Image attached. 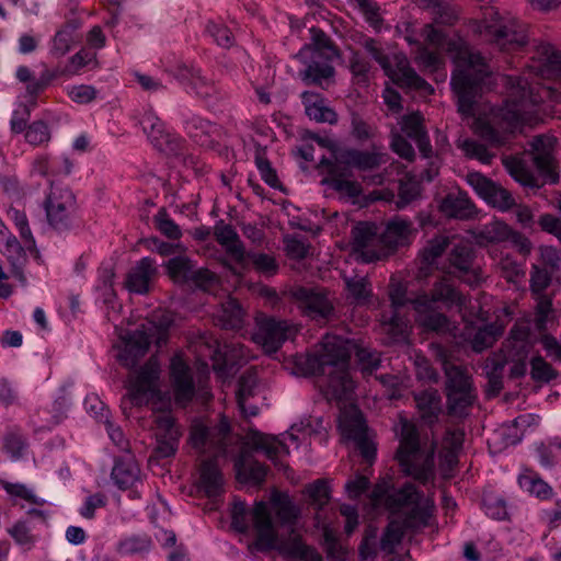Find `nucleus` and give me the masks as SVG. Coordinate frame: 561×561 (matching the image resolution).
Listing matches in <instances>:
<instances>
[{"label": "nucleus", "mask_w": 561, "mask_h": 561, "mask_svg": "<svg viewBox=\"0 0 561 561\" xmlns=\"http://www.w3.org/2000/svg\"><path fill=\"white\" fill-rule=\"evenodd\" d=\"M348 68L354 82L363 85L368 83L373 65L363 53L353 49L351 50Z\"/></svg>", "instance_id": "nucleus-44"}, {"label": "nucleus", "mask_w": 561, "mask_h": 561, "mask_svg": "<svg viewBox=\"0 0 561 561\" xmlns=\"http://www.w3.org/2000/svg\"><path fill=\"white\" fill-rule=\"evenodd\" d=\"M428 296L432 304L442 301L458 307L466 305V298L455 288L447 277L438 279Z\"/></svg>", "instance_id": "nucleus-40"}, {"label": "nucleus", "mask_w": 561, "mask_h": 561, "mask_svg": "<svg viewBox=\"0 0 561 561\" xmlns=\"http://www.w3.org/2000/svg\"><path fill=\"white\" fill-rule=\"evenodd\" d=\"M184 128L188 136L201 146H208L216 131L215 124L195 114L185 117Z\"/></svg>", "instance_id": "nucleus-38"}, {"label": "nucleus", "mask_w": 561, "mask_h": 561, "mask_svg": "<svg viewBox=\"0 0 561 561\" xmlns=\"http://www.w3.org/2000/svg\"><path fill=\"white\" fill-rule=\"evenodd\" d=\"M25 141L34 147L45 146L50 141V129L44 121H34L27 126Z\"/></svg>", "instance_id": "nucleus-55"}, {"label": "nucleus", "mask_w": 561, "mask_h": 561, "mask_svg": "<svg viewBox=\"0 0 561 561\" xmlns=\"http://www.w3.org/2000/svg\"><path fill=\"white\" fill-rule=\"evenodd\" d=\"M434 304L430 301L428 294L424 293L413 300V309L417 312L416 320L421 325L433 331H444L448 329V319L445 314L437 312L433 308Z\"/></svg>", "instance_id": "nucleus-29"}, {"label": "nucleus", "mask_w": 561, "mask_h": 561, "mask_svg": "<svg viewBox=\"0 0 561 561\" xmlns=\"http://www.w3.org/2000/svg\"><path fill=\"white\" fill-rule=\"evenodd\" d=\"M257 381L259 377L254 368H250L241 375L237 390V402L239 407H243L244 402H248L250 398L254 397Z\"/></svg>", "instance_id": "nucleus-52"}, {"label": "nucleus", "mask_w": 561, "mask_h": 561, "mask_svg": "<svg viewBox=\"0 0 561 561\" xmlns=\"http://www.w3.org/2000/svg\"><path fill=\"white\" fill-rule=\"evenodd\" d=\"M299 510L285 494L275 492L270 502H255L251 508L236 501L231 511V525L239 533L252 530L254 541L250 548L257 552L277 551L286 560L323 561L321 554L306 545L293 529Z\"/></svg>", "instance_id": "nucleus-1"}, {"label": "nucleus", "mask_w": 561, "mask_h": 561, "mask_svg": "<svg viewBox=\"0 0 561 561\" xmlns=\"http://www.w3.org/2000/svg\"><path fill=\"white\" fill-rule=\"evenodd\" d=\"M391 481L381 480L371 491L373 505H385L392 514L403 516L402 520L389 523L380 540V549L392 553L401 542L407 529H419L428 524L433 504L423 496L412 483H405L399 490L391 491Z\"/></svg>", "instance_id": "nucleus-5"}, {"label": "nucleus", "mask_w": 561, "mask_h": 561, "mask_svg": "<svg viewBox=\"0 0 561 561\" xmlns=\"http://www.w3.org/2000/svg\"><path fill=\"white\" fill-rule=\"evenodd\" d=\"M140 123L144 131L158 150L173 154L180 151L182 139L165 131L163 122L157 115L146 113Z\"/></svg>", "instance_id": "nucleus-21"}, {"label": "nucleus", "mask_w": 561, "mask_h": 561, "mask_svg": "<svg viewBox=\"0 0 561 561\" xmlns=\"http://www.w3.org/2000/svg\"><path fill=\"white\" fill-rule=\"evenodd\" d=\"M554 145L556 138L545 135L535 137L530 142L534 164L540 174L552 183L558 178L554 172Z\"/></svg>", "instance_id": "nucleus-23"}, {"label": "nucleus", "mask_w": 561, "mask_h": 561, "mask_svg": "<svg viewBox=\"0 0 561 561\" xmlns=\"http://www.w3.org/2000/svg\"><path fill=\"white\" fill-rule=\"evenodd\" d=\"M402 133L415 141L421 154L424 158L432 156V145L424 126V117L420 112H412L402 116L399 122Z\"/></svg>", "instance_id": "nucleus-27"}, {"label": "nucleus", "mask_w": 561, "mask_h": 561, "mask_svg": "<svg viewBox=\"0 0 561 561\" xmlns=\"http://www.w3.org/2000/svg\"><path fill=\"white\" fill-rule=\"evenodd\" d=\"M488 14L491 19H484V31L492 36L494 43L499 45L501 49L515 50L526 45L527 34L525 25L520 24L515 19L503 22L493 8H490Z\"/></svg>", "instance_id": "nucleus-15"}, {"label": "nucleus", "mask_w": 561, "mask_h": 561, "mask_svg": "<svg viewBox=\"0 0 561 561\" xmlns=\"http://www.w3.org/2000/svg\"><path fill=\"white\" fill-rule=\"evenodd\" d=\"M348 298L356 305H365L371 296V285L366 277H348L345 278Z\"/></svg>", "instance_id": "nucleus-49"}, {"label": "nucleus", "mask_w": 561, "mask_h": 561, "mask_svg": "<svg viewBox=\"0 0 561 561\" xmlns=\"http://www.w3.org/2000/svg\"><path fill=\"white\" fill-rule=\"evenodd\" d=\"M448 238L444 236H436L428 240L426 245L420 251L419 257L421 260V266L417 272V278H426L433 268L436 260L442 256L448 247Z\"/></svg>", "instance_id": "nucleus-32"}, {"label": "nucleus", "mask_w": 561, "mask_h": 561, "mask_svg": "<svg viewBox=\"0 0 561 561\" xmlns=\"http://www.w3.org/2000/svg\"><path fill=\"white\" fill-rule=\"evenodd\" d=\"M365 51L380 66L385 75L397 85L432 93L434 89L410 66L403 53L388 49L381 42L373 37H364L360 42Z\"/></svg>", "instance_id": "nucleus-10"}, {"label": "nucleus", "mask_w": 561, "mask_h": 561, "mask_svg": "<svg viewBox=\"0 0 561 561\" xmlns=\"http://www.w3.org/2000/svg\"><path fill=\"white\" fill-rule=\"evenodd\" d=\"M302 104L309 118L319 123L335 124L336 113L327 106L325 100L318 93L306 91L301 94Z\"/></svg>", "instance_id": "nucleus-31"}, {"label": "nucleus", "mask_w": 561, "mask_h": 561, "mask_svg": "<svg viewBox=\"0 0 561 561\" xmlns=\"http://www.w3.org/2000/svg\"><path fill=\"white\" fill-rule=\"evenodd\" d=\"M519 486L531 495L547 499L551 495L552 489L536 473L526 471L518 477Z\"/></svg>", "instance_id": "nucleus-48"}, {"label": "nucleus", "mask_w": 561, "mask_h": 561, "mask_svg": "<svg viewBox=\"0 0 561 561\" xmlns=\"http://www.w3.org/2000/svg\"><path fill=\"white\" fill-rule=\"evenodd\" d=\"M229 425L221 422L216 426H207L201 421L193 422L190 443L199 454H209L199 467L198 490L208 497H217L224 492V476L218 468L217 457L225 455Z\"/></svg>", "instance_id": "nucleus-6"}, {"label": "nucleus", "mask_w": 561, "mask_h": 561, "mask_svg": "<svg viewBox=\"0 0 561 561\" xmlns=\"http://www.w3.org/2000/svg\"><path fill=\"white\" fill-rule=\"evenodd\" d=\"M156 228L168 239L180 240L182 230L170 217L165 208H160L153 217Z\"/></svg>", "instance_id": "nucleus-54"}, {"label": "nucleus", "mask_w": 561, "mask_h": 561, "mask_svg": "<svg viewBox=\"0 0 561 561\" xmlns=\"http://www.w3.org/2000/svg\"><path fill=\"white\" fill-rule=\"evenodd\" d=\"M214 236L234 262L245 263V248L231 225L225 224L224 220L218 221L214 227Z\"/></svg>", "instance_id": "nucleus-28"}, {"label": "nucleus", "mask_w": 561, "mask_h": 561, "mask_svg": "<svg viewBox=\"0 0 561 561\" xmlns=\"http://www.w3.org/2000/svg\"><path fill=\"white\" fill-rule=\"evenodd\" d=\"M355 353L357 365L364 376H370L380 366V354L354 340L325 334L309 364L314 375L323 377L325 394L330 399L346 400L354 389V382L348 370V360Z\"/></svg>", "instance_id": "nucleus-4"}, {"label": "nucleus", "mask_w": 561, "mask_h": 561, "mask_svg": "<svg viewBox=\"0 0 561 561\" xmlns=\"http://www.w3.org/2000/svg\"><path fill=\"white\" fill-rule=\"evenodd\" d=\"M340 426L343 434L353 440L367 435V426L363 414L356 409L346 411L341 415Z\"/></svg>", "instance_id": "nucleus-42"}, {"label": "nucleus", "mask_w": 561, "mask_h": 561, "mask_svg": "<svg viewBox=\"0 0 561 561\" xmlns=\"http://www.w3.org/2000/svg\"><path fill=\"white\" fill-rule=\"evenodd\" d=\"M528 68L529 72H533L540 78H561V51L550 44H539L536 47Z\"/></svg>", "instance_id": "nucleus-20"}, {"label": "nucleus", "mask_w": 561, "mask_h": 561, "mask_svg": "<svg viewBox=\"0 0 561 561\" xmlns=\"http://www.w3.org/2000/svg\"><path fill=\"white\" fill-rule=\"evenodd\" d=\"M290 293L302 313L311 319L324 320L333 311V306L322 289L300 286L293 288Z\"/></svg>", "instance_id": "nucleus-18"}, {"label": "nucleus", "mask_w": 561, "mask_h": 561, "mask_svg": "<svg viewBox=\"0 0 561 561\" xmlns=\"http://www.w3.org/2000/svg\"><path fill=\"white\" fill-rule=\"evenodd\" d=\"M310 35L311 43L306 44L297 54V58L306 66L299 76L306 84L323 87V82L334 76L330 61L339 56V51L322 30L311 27Z\"/></svg>", "instance_id": "nucleus-11"}, {"label": "nucleus", "mask_w": 561, "mask_h": 561, "mask_svg": "<svg viewBox=\"0 0 561 561\" xmlns=\"http://www.w3.org/2000/svg\"><path fill=\"white\" fill-rule=\"evenodd\" d=\"M48 225L56 231L64 232L73 225L76 197L68 187L50 184L44 201Z\"/></svg>", "instance_id": "nucleus-14"}, {"label": "nucleus", "mask_w": 561, "mask_h": 561, "mask_svg": "<svg viewBox=\"0 0 561 561\" xmlns=\"http://www.w3.org/2000/svg\"><path fill=\"white\" fill-rule=\"evenodd\" d=\"M440 210L447 217L467 219L473 216L474 205L466 193H449L440 203Z\"/></svg>", "instance_id": "nucleus-35"}, {"label": "nucleus", "mask_w": 561, "mask_h": 561, "mask_svg": "<svg viewBox=\"0 0 561 561\" xmlns=\"http://www.w3.org/2000/svg\"><path fill=\"white\" fill-rule=\"evenodd\" d=\"M339 158L341 167L348 170L354 168L360 172L373 171L388 161V154L376 146H373L370 150L345 148Z\"/></svg>", "instance_id": "nucleus-22"}, {"label": "nucleus", "mask_w": 561, "mask_h": 561, "mask_svg": "<svg viewBox=\"0 0 561 561\" xmlns=\"http://www.w3.org/2000/svg\"><path fill=\"white\" fill-rule=\"evenodd\" d=\"M219 321L226 329H239L243 322V310L236 299L228 298L221 305Z\"/></svg>", "instance_id": "nucleus-47"}, {"label": "nucleus", "mask_w": 561, "mask_h": 561, "mask_svg": "<svg viewBox=\"0 0 561 561\" xmlns=\"http://www.w3.org/2000/svg\"><path fill=\"white\" fill-rule=\"evenodd\" d=\"M170 375L175 401L185 405L195 394V385L191 368L181 354L171 358Z\"/></svg>", "instance_id": "nucleus-19"}, {"label": "nucleus", "mask_w": 561, "mask_h": 561, "mask_svg": "<svg viewBox=\"0 0 561 561\" xmlns=\"http://www.w3.org/2000/svg\"><path fill=\"white\" fill-rule=\"evenodd\" d=\"M420 416L427 425H433L438 421L442 412L440 396L437 390H425L414 396Z\"/></svg>", "instance_id": "nucleus-33"}, {"label": "nucleus", "mask_w": 561, "mask_h": 561, "mask_svg": "<svg viewBox=\"0 0 561 561\" xmlns=\"http://www.w3.org/2000/svg\"><path fill=\"white\" fill-rule=\"evenodd\" d=\"M4 255L11 264V274L22 286L26 285L23 267L26 263V254L20 241L10 236L4 243Z\"/></svg>", "instance_id": "nucleus-37"}, {"label": "nucleus", "mask_w": 561, "mask_h": 561, "mask_svg": "<svg viewBox=\"0 0 561 561\" xmlns=\"http://www.w3.org/2000/svg\"><path fill=\"white\" fill-rule=\"evenodd\" d=\"M460 148L468 158L477 159L484 164H490L495 157L486 145L474 139L463 140Z\"/></svg>", "instance_id": "nucleus-58"}, {"label": "nucleus", "mask_w": 561, "mask_h": 561, "mask_svg": "<svg viewBox=\"0 0 561 561\" xmlns=\"http://www.w3.org/2000/svg\"><path fill=\"white\" fill-rule=\"evenodd\" d=\"M535 301L534 324L536 330L542 333L546 332L549 327L553 325L556 321L554 310L552 308V298L540 297V299Z\"/></svg>", "instance_id": "nucleus-46"}, {"label": "nucleus", "mask_w": 561, "mask_h": 561, "mask_svg": "<svg viewBox=\"0 0 561 561\" xmlns=\"http://www.w3.org/2000/svg\"><path fill=\"white\" fill-rule=\"evenodd\" d=\"M436 444L421 438L417 427L407 419L400 421V444L396 457L405 476L426 484L435 477Z\"/></svg>", "instance_id": "nucleus-8"}, {"label": "nucleus", "mask_w": 561, "mask_h": 561, "mask_svg": "<svg viewBox=\"0 0 561 561\" xmlns=\"http://www.w3.org/2000/svg\"><path fill=\"white\" fill-rule=\"evenodd\" d=\"M320 164L325 167L328 175L322 180L323 184H328L334 191L342 193L348 197L356 198L362 194V186L357 181L351 180V170L336 163H331L327 158H322Z\"/></svg>", "instance_id": "nucleus-24"}, {"label": "nucleus", "mask_w": 561, "mask_h": 561, "mask_svg": "<svg viewBox=\"0 0 561 561\" xmlns=\"http://www.w3.org/2000/svg\"><path fill=\"white\" fill-rule=\"evenodd\" d=\"M159 365L156 359L150 358L134 376L129 378L128 393L122 400V409L140 407L148 402L154 393L157 380L159 379Z\"/></svg>", "instance_id": "nucleus-16"}, {"label": "nucleus", "mask_w": 561, "mask_h": 561, "mask_svg": "<svg viewBox=\"0 0 561 561\" xmlns=\"http://www.w3.org/2000/svg\"><path fill=\"white\" fill-rule=\"evenodd\" d=\"M153 547L152 539L146 534H134L121 538L115 545V552L121 557H144Z\"/></svg>", "instance_id": "nucleus-36"}, {"label": "nucleus", "mask_w": 561, "mask_h": 561, "mask_svg": "<svg viewBox=\"0 0 561 561\" xmlns=\"http://www.w3.org/2000/svg\"><path fill=\"white\" fill-rule=\"evenodd\" d=\"M502 334L503 328L496 323L479 328L471 340L472 350L478 353L483 352L491 347Z\"/></svg>", "instance_id": "nucleus-45"}, {"label": "nucleus", "mask_w": 561, "mask_h": 561, "mask_svg": "<svg viewBox=\"0 0 561 561\" xmlns=\"http://www.w3.org/2000/svg\"><path fill=\"white\" fill-rule=\"evenodd\" d=\"M503 80L507 88V98L493 115L501 130L482 118L476 119L473 124L474 134L491 147L503 146L507 140L506 133H513L524 124H537L540 119V106L546 100L561 102V91L557 88L530 82L526 77L505 76Z\"/></svg>", "instance_id": "nucleus-3"}, {"label": "nucleus", "mask_w": 561, "mask_h": 561, "mask_svg": "<svg viewBox=\"0 0 561 561\" xmlns=\"http://www.w3.org/2000/svg\"><path fill=\"white\" fill-rule=\"evenodd\" d=\"M205 31L220 47L230 48L234 44L231 31L221 22L208 21Z\"/></svg>", "instance_id": "nucleus-61"}, {"label": "nucleus", "mask_w": 561, "mask_h": 561, "mask_svg": "<svg viewBox=\"0 0 561 561\" xmlns=\"http://www.w3.org/2000/svg\"><path fill=\"white\" fill-rule=\"evenodd\" d=\"M236 469L239 478L254 484H261L265 480L267 473V468L263 463L253 460L245 455H241L237 459Z\"/></svg>", "instance_id": "nucleus-41"}, {"label": "nucleus", "mask_w": 561, "mask_h": 561, "mask_svg": "<svg viewBox=\"0 0 561 561\" xmlns=\"http://www.w3.org/2000/svg\"><path fill=\"white\" fill-rule=\"evenodd\" d=\"M482 507L491 518L502 520L507 516L506 503L497 494L489 492L482 497Z\"/></svg>", "instance_id": "nucleus-60"}, {"label": "nucleus", "mask_w": 561, "mask_h": 561, "mask_svg": "<svg viewBox=\"0 0 561 561\" xmlns=\"http://www.w3.org/2000/svg\"><path fill=\"white\" fill-rule=\"evenodd\" d=\"M254 444L257 449L263 450L266 457L273 461L283 455L289 454L287 445L276 436L260 434L255 438Z\"/></svg>", "instance_id": "nucleus-51"}, {"label": "nucleus", "mask_w": 561, "mask_h": 561, "mask_svg": "<svg viewBox=\"0 0 561 561\" xmlns=\"http://www.w3.org/2000/svg\"><path fill=\"white\" fill-rule=\"evenodd\" d=\"M1 485L4 489V491L12 497L21 499L30 504L38 506H43L46 503L44 499L38 497L34 493L33 489L28 488L23 483H12L8 481H2Z\"/></svg>", "instance_id": "nucleus-56"}, {"label": "nucleus", "mask_w": 561, "mask_h": 561, "mask_svg": "<svg viewBox=\"0 0 561 561\" xmlns=\"http://www.w3.org/2000/svg\"><path fill=\"white\" fill-rule=\"evenodd\" d=\"M168 325L156 324L152 321L142 323L124 337V346L118 353V359L125 367H134L139 358L148 351L151 343L161 347L168 340Z\"/></svg>", "instance_id": "nucleus-12"}, {"label": "nucleus", "mask_w": 561, "mask_h": 561, "mask_svg": "<svg viewBox=\"0 0 561 561\" xmlns=\"http://www.w3.org/2000/svg\"><path fill=\"white\" fill-rule=\"evenodd\" d=\"M294 329L283 320L272 317H259L253 341L267 353L276 352L293 335Z\"/></svg>", "instance_id": "nucleus-17"}, {"label": "nucleus", "mask_w": 561, "mask_h": 561, "mask_svg": "<svg viewBox=\"0 0 561 561\" xmlns=\"http://www.w3.org/2000/svg\"><path fill=\"white\" fill-rule=\"evenodd\" d=\"M484 201L502 211H506L515 206V199L512 194L506 188L497 185L496 183L493 185Z\"/></svg>", "instance_id": "nucleus-62"}, {"label": "nucleus", "mask_w": 561, "mask_h": 561, "mask_svg": "<svg viewBox=\"0 0 561 561\" xmlns=\"http://www.w3.org/2000/svg\"><path fill=\"white\" fill-rule=\"evenodd\" d=\"M427 5H433L434 22L437 24L451 25L457 19V12L447 3L439 0H423Z\"/></svg>", "instance_id": "nucleus-63"}, {"label": "nucleus", "mask_w": 561, "mask_h": 561, "mask_svg": "<svg viewBox=\"0 0 561 561\" xmlns=\"http://www.w3.org/2000/svg\"><path fill=\"white\" fill-rule=\"evenodd\" d=\"M424 43L407 37L410 45H415L414 60L423 71L436 73V81H444L446 73L443 54L449 55L456 64L451 76V88L457 98L459 113L466 117L474 115V104L480 84L489 76L490 69L484 58L467 46L459 37H449L434 24H425L421 30Z\"/></svg>", "instance_id": "nucleus-2"}, {"label": "nucleus", "mask_w": 561, "mask_h": 561, "mask_svg": "<svg viewBox=\"0 0 561 561\" xmlns=\"http://www.w3.org/2000/svg\"><path fill=\"white\" fill-rule=\"evenodd\" d=\"M381 325L383 331L392 339L399 340L404 339L409 328V320L399 314V309H393L391 316L382 314Z\"/></svg>", "instance_id": "nucleus-53"}, {"label": "nucleus", "mask_w": 561, "mask_h": 561, "mask_svg": "<svg viewBox=\"0 0 561 561\" xmlns=\"http://www.w3.org/2000/svg\"><path fill=\"white\" fill-rule=\"evenodd\" d=\"M503 164L510 175L523 186L526 187H540L538 179L528 169L525 161L518 157L506 156L503 158Z\"/></svg>", "instance_id": "nucleus-39"}, {"label": "nucleus", "mask_w": 561, "mask_h": 561, "mask_svg": "<svg viewBox=\"0 0 561 561\" xmlns=\"http://www.w3.org/2000/svg\"><path fill=\"white\" fill-rule=\"evenodd\" d=\"M190 283L202 290L210 291L219 285V277L208 268L201 267L194 270Z\"/></svg>", "instance_id": "nucleus-64"}, {"label": "nucleus", "mask_w": 561, "mask_h": 561, "mask_svg": "<svg viewBox=\"0 0 561 561\" xmlns=\"http://www.w3.org/2000/svg\"><path fill=\"white\" fill-rule=\"evenodd\" d=\"M165 268L170 278L178 284L190 283L195 265L187 256H175L168 261Z\"/></svg>", "instance_id": "nucleus-43"}, {"label": "nucleus", "mask_w": 561, "mask_h": 561, "mask_svg": "<svg viewBox=\"0 0 561 561\" xmlns=\"http://www.w3.org/2000/svg\"><path fill=\"white\" fill-rule=\"evenodd\" d=\"M158 274L156 261L149 256L139 260L127 273L125 287L134 294L146 295Z\"/></svg>", "instance_id": "nucleus-25"}, {"label": "nucleus", "mask_w": 561, "mask_h": 561, "mask_svg": "<svg viewBox=\"0 0 561 561\" xmlns=\"http://www.w3.org/2000/svg\"><path fill=\"white\" fill-rule=\"evenodd\" d=\"M529 333L527 323H515L500 352L485 360V370L493 389L499 391L503 388L502 376L507 364H511V378H520L526 374V360L530 351Z\"/></svg>", "instance_id": "nucleus-9"}, {"label": "nucleus", "mask_w": 561, "mask_h": 561, "mask_svg": "<svg viewBox=\"0 0 561 561\" xmlns=\"http://www.w3.org/2000/svg\"><path fill=\"white\" fill-rule=\"evenodd\" d=\"M449 262L459 272V276L469 285H477L481 279V271L474 267V251L468 243L456 244L450 254Z\"/></svg>", "instance_id": "nucleus-26"}, {"label": "nucleus", "mask_w": 561, "mask_h": 561, "mask_svg": "<svg viewBox=\"0 0 561 561\" xmlns=\"http://www.w3.org/2000/svg\"><path fill=\"white\" fill-rule=\"evenodd\" d=\"M249 260L253 267L265 276L275 275L278 271L276 259L267 253L245 252V260Z\"/></svg>", "instance_id": "nucleus-59"}, {"label": "nucleus", "mask_w": 561, "mask_h": 561, "mask_svg": "<svg viewBox=\"0 0 561 561\" xmlns=\"http://www.w3.org/2000/svg\"><path fill=\"white\" fill-rule=\"evenodd\" d=\"M510 234V226L500 220H492L473 231V238L481 247L505 242Z\"/></svg>", "instance_id": "nucleus-34"}, {"label": "nucleus", "mask_w": 561, "mask_h": 561, "mask_svg": "<svg viewBox=\"0 0 561 561\" xmlns=\"http://www.w3.org/2000/svg\"><path fill=\"white\" fill-rule=\"evenodd\" d=\"M191 89L201 99H208L216 94L217 88L213 80L202 75L199 69L191 70Z\"/></svg>", "instance_id": "nucleus-57"}, {"label": "nucleus", "mask_w": 561, "mask_h": 561, "mask_svg": "<svg viewBox=\"0 0 561 561\" xmlns=\"http://www.w3.org/2000/svg\"><path fill=\"white\" fill-rule=\"evenodd\" d=\"M446 397L448 411L453 415L462 416L476 399V391L467 370L460 366L445 363Z\"/></svg>", "instance_id": "nucleus-13"}, {"label": "nucleus", "mask_w": 561, "mask_h": 561, "mask_svg": "<svg viewBox=\"0 0 561 561\" xmlns=\"http://www.w3.org/2000/svg\"><path fill=\"white\" fill-rule=\"evenodd\" d=\"M529 276L530 291L534 299L538 300L540 297H550L547 294V289L550 287L552 282L551 273L538 265H533Z\"/></svg>", "instance_id": "nucleus-50"}, {"label": "nucleus", "mask_w": 561, "mask_h": 561, "mask_svg": "<svg viewBox=\"0 0 561 561\" xmlns=\"http://www.w3.org/2000/svg\"><path fill=\"white\" fill-rule=\"evenodd\" d=\"M412 224L405 219L390 220L379 237L375 227L368 222H359L353 229V250L365 263L382 260L398 247L409 242Z\"/></svg>", "instance_id": "nucleus-7"}, {"label": "nucleus", "mask_w": 561, "mask_h": 561, "mask_svg": "<svg viewBox=\"0 0 561 561\" xmlns=\"http://www.w3.org/2000/svg\"><path fill=\"white\" fill-rule=\"evenodd\" d=\"M111 477L121 490H126L140 480V469L134 457L127 455L115 461Z\"/></svg>", "instance_id": "nucleus-30"}]
</instances>
